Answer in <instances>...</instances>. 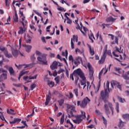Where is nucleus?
<instances>
[{"label": "nucleus", "instance_id": "3c124183", "mask_svg": "<svg viewBox=\"0 0 129 129\" xmlns=\"http://www.w3.org/2000/svg\"><path fill=\"white\" fill-rule=\"evenodd\" d=\"M21 10H24V8H20V10H19V13H20L21 17H24V13L23 12V11H21Z\"/></svg>", "mask_w": 129, "mask_h": 129}, {"label": "nucleus", "instance_id": "a18cd8bd", "mask_svg": "<svg viewBox=\"0 0 129 129\" xmlns=\"http://www.w3.org/2000/svg\"><path fill=\"white\" fill-rule=\"evenodd\" d=\"M102 119H103V123L105 124V125H107V120L104 117V116H102Z\"/></svg>", "mask_w": 129, "mask_h": 129}, {"label": "nucleus", "instance_id": "412c9836", "mask_svg": "<svg viewBox=\"0 0 129 129\" xmlns=\"http://www.w3.org/2000/svg\"><path fill=\"white\" fill-rule=\"evenodd\" d=\"M7 112L8 114H12V115H15L16 113H15V110L13 109H7Z\"/></svg>", "mask_w": 129, "mask_h": 129}, {"label": "nucleus", "instance_id": "9d476101", "mask_svg": "<svg viewBox=\"0 0 129 129\" xmlns=\"http://www.w3.org/2000/svg\"><path fill=\"white\" fill-rule=\"evenodd\" d=\"M74 73H76L75 74H76L77 75H79L80 78H83L84 79V74H83L81 70L78 69L77 70L74 71Z\"/></svg>", "mask_w": 129, "mask_h": 129}, {"label": "nucleus", "instance_id": "680f3d73", "mask_svg": "<svg viewBox=\"0 0 129 129\" xmlns=\"http://www.w3.org/2000/svg\"><path fill=\"white\" fill-rule=\"evenodd\" d=\"M52 75H53V76H54V77H55V76H57V75H58V73L57 72V71H56V70L54 71Z\"/></svg>", "mask_w": 129, "mask_h": 129}, {"label": "nucleus", "instance_id": "f704fd0d", "mask_svg": "<svg viewBox=\"0 0 129 129\" xmlns=\"http://www.w3.org/2000/svg\"><path fill=\"white\" fill-rule=\"evenodd\" d=\"M73 41H74V42H78V36L77 35H74L73 37Z\"/></svg>", "mask_w": 129, "mask_h": 129}, {"label": "nucleus", "instance_id": "7ed1b4c3", "mask_svg": "<svg viewBox=\"0 0 129 129\" xmlns=\"http://www.w3.org/2000/svg\"><path fill=\"white\" fill-rule=\"evenodd\" d=\"M90 102V100L87 97H86L82 101H78L77 105L78 106H80L81 108H85V107L87 105L88 103Z\"/></svg>", "mask_w": 129, "mask_h": 129}, {"label": "nucleus", "instance_id": "5701e85b", "mask_svg": "<svg viewBox=\"0 0 129 129\" xmlns=\"http://www.w3.org/2000/svg\"><path fill=\"white\" fill-rule=\"evenodd\" d=\"M77 30H80L81 33L83 34L84 36H86V34L82 31V28L80 27V26L79 25V24L77 23V27H76Z\"/></svg>", "mask_w": 129, "mask_h": 129}, {"label": "nucleus", "instance_id": "0e129e2a", "mask_svg": "<svg viewBox=\"0 0 129 129\" xmlns=\"http://www.w3.org/2000/svg\"><path fill=\"white\" fill-rule=\"evenodd\" d=\"M66 75H67V77H69V71L67 69H66Z\"/></svg>", "mask_w": 129, "mask_h": 129}, {"label": "nucleus", "instance_id": "4468645a", "mask_svg": "<svg viewBox=\"0 0 129 129\" xmlns=\"http://www.w3.org/2000/svg\"><path fill=\"white\" fill-rule=\"evenodd\" d=\"M84 78H81L82 79V81H81V85L83 86L84 87L83 89L85 88L86 87V78H85V76H84Z\"/></svg>", "mask_w": 129, "mask_h": 129}, {"label": "nucleus", "instance_id": "09e8293b", "mask_svg": "<svg viewBox=\"0 0 129 129\" xmlns=\"http://www.w3.org/2000/svg\"><path fill=\"white\" fill-rule=\"evenodd\" d=\"M69 61H72V62H74V58H73V56H72V55H70L69 56Z\"/></svg>", "mask_w": 129, "mask_h": 129}, {"label": "nucleus", "instance_id": "ea45409f", "mask_svg": "<svg viewBox=\"0 0 129 129\" xmlns=\"http://www.w3.org/2000/svg\"><path fill=\"white\" fill-rule=\"evenodd\" d=\"M103 70H104V68H103L101 71L100 72L99 74L98 78L99 79H101V76L102 75V74L103 73Z\"/></svg>", "mask_w": 129, "mask_h": 129}, {"label": "nucleus", "instance_id": "603ef678", "mask_svg": "<svg viewBox=\"0 0 129 129\" xmlns=\"http://www.w3.org/2000/svg\"><path fill=\"white\" fill-rule=\"evenodd\" d=\"M31 59L32 61V62L35 61V60H36V57H35V54H33L31 56Z\"/></svg>", "mask_w": 129, "mask_h": 129}, {"label": "nucleus", "instance_id": "69168bd1", "mask_svg": "<svg viewBox=\"0 0 129 129\" xmlns=\"http://www.w3.org/2000/svg\"><path fill=\"white\" fill-rule=\"evenodd\" d=\"M95 112H96L97 115H100V114H101V112H99V111H98V110H96Z\"/></svg>", "mask_w": 129, "mask_h": 129}, {"label": "nucleus", "instance_id": "2f4dec72", "mask_svg": "<svg viewBox=\"0 0 129 129\" xmlns=\"http://www.w3.org/2000/svg\"><path fill=\"white\" fill-rule=\"evenodd\" d=\"M64 118H65V114H63L60 118V124H63V123H64Z\"/></svg>", "mask_w": 129, "mask_h": 129}, {"label": "nucleus", "instance_id": "bf43d9fd", "mask_svg": "<svg viewBox=\"0 0 129 129\" xmlns=\"http://www.w3.org/2000/svg\"><path fill=\"white\" fill-rule=\"evenodd\" d=\"M115 42L117 45H118V36L115 37Z\"/></svg>", "mask_w": 129, "mask_h": 129}, {"label": "nucleus", "instance_id": "e433bc0d", "mask_svg": "<svg viewBox=\"0 0 129 129\" xmlns=\"http://www.w3.org/2000/svg\"><path fill=\"white\" fill-rule=\"evenodd\" d=\"M75 111V107L72 108L71 111H70V114L71 116H75V115H74V114H73V112H74Z\"/></svg>", "mask_w": 129, "mask_h": 129}, {"label": "nucleus", "instance_id": "393cba45", "mask_svg": "<svg viewBox=\"0 0 129 129\" xmlns=\"http://www.w3.org/2000/svg\"><path fill=\"white\" fill-rule=\"evenodd\" d=\"M9 71L10 75H15V70H14L13 67H10L9 69Z\"/></svg>", "mask_w": 129, "mask_h": 129}, {"label": "nucleus", "instance_id": "a19ab883", "mask_svg": "<svg viewBox=\"0 0 129 129\" xmlns=\"http://www.w3.org/2000/svg\"><path fill=\"white\" fill-rule=\"evenodd\" d=\"M74 92L76 97H78V88L74 89Z\"/></svg>", "mask_w": 129, "mask_h": 129}, {"label": "nucleus", "instance_id": "aec40b11", "mask_svg": "<svg viewBox=\"0 0 129 129\" xmlns=\"http://www.w3.org/2000/svg\"><path fill=\"white\" fill-rule=\"evenodd\" d=\"M88 47L89 49V52L91 56H93L95 54V52H94V50L93 49V48L91 47V46L89 44H88Z\"/></svg>", "mask_w": 129, "mask_h": 129}, {"label": "nucleus", "instance_id": "864d4df0", "mask_svg": "<svg viewBox=\"0 0 129 129\" xmlns=\"http://www.w3.org/2000/svg\"><path fill=\"white\" fill-rule=\"evenodd\" d=\"M37 76H38V75H36L34 77H29L28 79H30V80L32 79H37Z\"/></svg>", "mask_w": 129, "mask_h": 129}, {"label": "nucleus", "instance_id": "c03bdc74", "mask_svg": "<svg viewBox=\"0 0 129 129\" xmlns=\"http://www.w3.org/2000/svg\"><path fill=\"white\" fill-rule=\"evenodd\" d=\"M78 76H79V75L75 74L76 83H77V82H78V80H79V77Z\"/></svg>", "mask_w": 129, "mask_h": 129}, {"label": "nucleus", "instance_id": "f03ea898", "mask_svg": "<svg viewBox=\"0 0 129 129\" xmlns=\"http://www.w3.org/2000/svg\"><path fill=\"white\" fill-rule=\"evenodd\" d=\"M81 114L74 116L76 119H73V121L75 123H77V124L81 123L83 119L86 117V113H85V112L81 111Z\"/></svg>", "mask_w": 129, "mask_h": 129}, {"label": "nucleus", "instance_id": "7c9ffc66", "mask_svg": "<svg viewBox=\"0 0 129 129\" xmlns=\"http://www.w3.org/2000/svg\"><path fill=\"white\" fill-rule=\"evenodd\" d=\"M54 80L56 83V84H60V77L57 76L54 78Z\"/></svg>", "mask_w": 129, "mask_h": 129}, {"label": "nucleus", "instance_id": "4d7b16f0", "mask_svg": "<svg viewBox=\"0 0 129 129\" xmlns=\"http://www.w3.org/2000/svg\"><path fill=\"white\" fill-rule=\"evenodd\" d=\"M70 96H68V97L70 99H71L72 98H73V94L72 92H70L69 93Z\"/></svg>", "mask_w": 129, "mask_h": 129}, {"label": "nucleus", "instance_id": "4be33fe9", "mask_svg": "<svg viewBox=\"0 0 129 129\" xmlns=\"http://www.w3.org/2000/svg\"><path fill=\"white\" fill-rule=\"evenodd\" d=\"M124 123H126V122L122 121V120H121V119H119V122L118 126L120 128L124 126Z\"/></svg>", "mask_w": 129, "mask_h": 129}, {"label": "nucleus", "instance_id": "39448f33", "mask_svg": "<svg viewBox=\"0 0 129 129\" xmlns=\"http://www.w3.org/2000/svg\"><path fill=\"white\" fill-rule=\"evenodd\" d=\"M10 47L11 48V51L12 53V55H13L14 57H18V55H19V53H20L21 56H24V54L21 52L20 51H18L16 49H15L11 46L10 45H9Z\"/></svg>", "mask_w": 129, "mask_h": 129}, {"label": "nucleus", "instance_id": "de8ad7c7", "mask_svg": "<svg viewBox=\"0 0 129 129\" xmlns=\"http://www.w3.org/2000/svg\"><path fill=\"white\" fill-rule=\"evenodd\" d=\"M87 90H90V87H91V85H90V83L89 82H87Z\"/></svg>", "mask_w": 129, "mask_h": 129}, {"label": "nucleus", "instance_id": "473e14b6", "mask_svg": "<svg viewBox=\"0 0 129 129\" xmlns=\"http://www.w3.org/2000/svg\"><path fill=\"white\" fill-rule=\"evenodd\" d=\"M115 109L116 111L118 113L119 112V104L117 102L116 103Z\"/></svg>", "mask_w": 129, "mask_h": 129}, {"label": "nucleus", "instance_id": "a211bd4d", "mask_svg": "<svg viewBox=\"0 0 129 129\" xmlns=\"http://www.w3.org/2000/svg\"><path fill=\"white\" fill-rule=\"evenodd\" d=\"M122 117L126 121H129V113L123 114L122 115Z\"/></svg>", "mask_w": 129, "mask_h": 129}, {"label": "nucleus", "instance_id": "5fc2aeb1", "mask_svg": "<svg viewBox=\"0 0 129 129\" xmlns=\"http://www.w3.org/2000/svg\"><path fill=\"white\" fill-rule=\"evenodd\" d=\"M96 36L97 39H98V37H99L100 39H101V40H102V37L101 35H100V36H99V31H98V32L97 33Z\"/></svg>", "mask_w": 129, "mask_h": 129}, {"label": "nucleus", "instance_id": "58836bf2", "mask_svg": "<svg viewBox=\"0 0 129 129\" xmlns=\"http://www.w3.org/2000/svg\"><path fill=\"white\" fill-rule=\"evenodd\" d=\"M117 98L120 102H122V103H123V102H125V99H122V98L118 96L117 97Z\"/></svg>", "mask_w": 129, "mask_h": 129}, {"label": "nucleus", "instance_id": "72a5a7b5", "mask_svg": "<svg viewBox=\"0 0 129 129\" xmlns=\"http://www.w3.org/2000/svg\"><path fill=\"white\" fill-rule=\"evenodd\" d=\"M15 66L18 69L20 70L23 68V66H26V64H19V66H17V63H15Z\"/></svg>", "mask_w": 129, "mask_h": 129}, {"label": "nucleus", "instance_id": "c85d7f7f", "mask_svg": "<svg viewBox=\"0 0 129 129\" xmlns=\"http://www.w3.org/2000/svg\"><path fill=\"white\" fill-rule=\"evenodd\" d=\"M24 33H25V30H24L23 27H20V30L18 31L19 35H23V34H24Z\"/></svg>", "mask_w": 129, "mask_h": 129}, {"label": "nucleus", "instance_id": "c9c22d12", "mask_svg": "<svg viewBox=\"0 0 129 129\" xmlns=\"http://www.w3.org/2000/svg\"><path fill=\"white\" fill-rule=\"evenodd\" d=\"M34 109H35V108H34L33 109L32 113L31 114H29V115H27L28 118H31L32 116H33V115H34V113H35Z\"/></svg>", "mask_w": 129, "mask_h": 129}, {"label": "nucleus", "instance_id": "ddd939ff", "mask_svg": "<svg viewBox=\"0 0 129 129\" xmlns=\"http://www.w3.org/2000/svg\"><path fill=\"white\" fill-rule=\"evenodd\" d=\"M13 19L15 23H18L19 22V16H18L16 9H15V16L13 17Z\"/></svg>", "mask_w": 129, "mask_h": 129}, {"label": "nucleus", "instance_id": "6e6d98bb", "mask_svg": "<svg viewBox=\"0 0 129 129\" xmlns=\"http://www.w3.org/2000/svg\"><path fill=\"white\" fill-rule=\"evenodd\" d=\"M71 44L72 49H74V43H73V38L71 39Z\"/></svg>", "mask_w": 129, "mask_h": 129}, {"label": "nucleus", "instance_id": "79ce46f5", "mask_svg": "<svg viewBox=\"0 0 129 129\" xmlns=\"http://www.w3.org/2000/svg\"><path fill=\"white\" fill-rule=\"evenodd\" d=\"M62 56H66V58H67V56H68V51L67 50H65L64 52H62Z\"/></svg>", "mask_w": 129, "mask_h": 129}, {"label": "nucleus", "instance_id": "13d9d810", "mask_svg": "<svg viewBox=\"0 0 129 129\" xmlns=\"http://www.w3.org/2000/svg\"><path fill=\"white\" fill-rule=\"evenodd\" d=\"M5 72H7L6 70H5L3 68L0 69V74H2V73H5Z\"/></svg>", "mask_w": 129, "mask_h": 129}, {"label": "nucleus", "instance_id": "8fccbe9b", "mask_svg": "<svg viewBox=\"0 0 129 129\" xmlns=\"http://www.w3.org/2000/svg\"><path fill=\"white\" fill-rule=\"evenodd\" d=\"M0 118L1 119H2V120H5V117L4 116V114H3V113H2V112H0Z\"/></svg>", "mask_w": 129, "mask_h": 129}, {"label": "nucleus", "instance_id": "f8f14e48", "mask_svg": "<svg viewBox=\"0 0 129 129\" xmlns=\"http://www.w3.org/2000/svg\"><path fill=\"white\" fill-rule=\"evenodd\" d=\"M116 20V18H113L112 16H109L106 19V22H107V23H110V22H111V23H114Z\"/></svg>", "mask_w": 129, "mask_h": 129}, {"label": "nucleus", "instance_id": "6e6552de", "mask_svg": "<svg viewBox=\"0 0 129 129\" xmlns=\"http://www.w3.org/2000/svg\"><path fill=\"white\" fill-rule=\"evenodd\" d=\"M52 97V94H51V91H49L48 95L46 96V101L45 102V105H48L50 101H51V97Z\"/></svg>", "mask_w": 129, "mask_h": 129}, {"label": "nucleus", "instance_id": "052dcab7", "mask_svg": "<svg viewBox=\"0 0 129 129\" xmlns=\"http://www.w3.org/2000/svg\"><path fill=\"white\" fill-rule=\"evenodd\" d=\"M7 48L4 46H0V50L2 52H4Z\"/></svg>", "mask_w": 129, "mask_h": 129}, {"label": "nucleus", "instance_id": "e2e57ef3", "mask_svg": "<svg viewBox=\"0 0 129 129\" xmlns=\"http://www.w3.org/2000/svg\"><path fill=\"white\" fill-rule=\"evenodd\" d=\"M75 51L76 52V53H77V52H78L79 53H81V54H82V53H83V51H81L80 50V49L77 48L75 50Z\"/></svg>", "mask_w": 129, "mask_h": 129}, {"label": "nucleus", "instance_id": "c756f323", "mask_svg": "<svg viewBox=\"0 0 129 129\" xmlns=\"http://www.w3.org/2000/svg\"><path fill=\"white\" fill-rule=\"evenodd\" d=\"M64 101L65 100L64 99H61L59 100H58L57 102L59 103V105H60V106H62V105H63L64 104Z\"/></svg>", "mask_w": 129, "mask_h": 129}, {"label": "nucleus", "instance_id": "bb28decb", "mask_svg": "<svg viewBox=\"0 0 129 129\" xmlns=\"http://www.w3.org/2000/svg\"><path fill=\"white\" fill-rule=\"evenodd\" d=\"M76 61L78 63V64H80L81 63H83L82 62V58L81 57H78L76 58Z\"/></svg>", "mask_w": 129, "mask_h": 129}, {"label": "nucleus", "instance_id": "cd10ccee", "mask_svg": "<svg viewBox=\"0 0 129 129\" xmlns=\"http://www.w3.org/2000/svg\"><path fill=\"white\" fill-rule=\"evenodd\" d=\"M35 65H36L35 63L32 62L30 64H25V68H27L28 67H30L31 68L34 67V66H35Z\"/></svg>", "mask_w": 129, "mask_h": 129}, {"label": "nucleus", "instance_id": "6ab92c4d", "mask_svg": "<svg viewBox=\"0 0 129 129\" xmlns=\"http://www.w3.org/2000/svg\"><path fill=\"white\" fill-rule=\"evenodd\" d=\"M106 58V55L103 54L101 58V60H99V64H103L105 61V58Z\"/></svg>", "mask_w": 129, "mask_h": 129}, {"label": "nucleus", "instance_id": "774afa93", "mask_svg": "<svg viewBox=\"0 0 129 129\" xmlns=\"http://www.w3.org/2000/svg\"><path fill=\"white\" fill-rule=\"evenodd\" d=\"M41 40L43 43H46V39H45V37H42L41 38Z\"/></svg>", "mask_w": 129, "mask_h": 129}, {"label": "nucleus", "instance_id": "2eb2a0df", "mask_svg": "<svg viewBox=\"0 0 129 129\" xmlns=\"http://www.w3.org/2000/svg\"><path fill=\"white\" fill-rule=\"evenodd\" d=\"M22 119L19 118H14L13 121H10V124H15L16 123L20 122Z\"/></svg>", "mask_w": 129, "mask_h": 129}, {"label": "nucleus", "instance_id": "9b49d317", "mask_svg": "<svg viewBox=\"0 0 129 129\" xmlns=\"http://www.w3.org/2000/svg\"><path fill=\"white\" fill-rule=\"evenodd\" d=\"M50 68L51 70H55V69H57V68H58V62L54 61L50 66Z\"/></svg>", "mask_w": 129, "mask_h": 129}, {"label": "nucleus", "instance_id": "4c0bfd02", "mask_svg": "<svg viewBox=\"0 0 129 129\" xmlns=\"http://www.w3.org/2000/svg\"><path fill=\"white\" fill-rule=\"evenodd\" d=\"M66 19L67 20V24H69V25H71L72 24V20L71 19H69V17L68 16H66Z\"/></svg>", "mask_w": 129, "mask_h": 129}, {"label": "nucleus", "instance_id": "37998d69", "mask_svg": "<svg viewBox=\"0 0 129 129\" xmlns=\"http://www.w3.org/2000/svg\"><path fill=\"white\" fill-rule=\"evenodd\" d=\"M107 52V45H105L103 50V54L106 56V52Z\"/></svg>", "mask_w": 129, "mask_h": 129}, {"label": "nucleus", "instance_id": "0eeeda50", "mask_svg": "<svg viewBox=\"0 0 129 129\" xmlns=\"http://www.w3.org/2000/svg\"><path fill=\"white\" fill-rule=\"evenodd\" d=\"M111 85L112 88L113 86H116L117 88H118L119 90H121V85H119V83L115 81H112L111 82Z\"/></svg>", "mask_w": 129, "mask_h": 129}, {"label": "nucleus", "instance_id": "423d86ee", "mask_svg": "<svg viewBox=\"0 0 129 129\" xmlns=\"http://www.w3.org/2000/svg\"><path fill=\"white\" fill-rule=\"evenodd\" d=\"M87 67L89 70V76L90 79H93V69L92 68V66L90 64V63L88 62L87 64Z\"/></svg>", "mask_w": 129, "mask_h": 129}, {"label": "nucleus", "instance_id": "49530a36", "mask_svg": "<svg viewBox=\"0 0 129 129\" xmlns=\"http://www.w3.org/2000/svg\"><path fill=\"white\" fill-rule=\"evenodd\" d=\"M36 86H37L36 84H33L32 85H31L30 88L31 90H34V89L36 88Z\"/></svg>", "mask_w": 129, "mask_h": 129}, {"label": "nucleus", "instance_id": "f3484780", "mask_svg": "<svg viewBox=\"0 0 129 129\" xmlns=\"http://www.w3.org/2000/svg\"><path fill=\"white\" fill-rule=\"evenodd\" d=\"M24 47L25 49V51L27 52V53H29V52H31V50L32 49V45H25Z\"/></svg>", "mask_w": 129, "mask_h": 129}, {"label": "nucleus", "instance_id": "20e7f679", "mask_svg": "<svg viewBox=\"0 0 129 129\" xmlns=\"http://www.w3.org/2000/svg\"><path fill=\"white\" fill-rule=\"evenodd\" d=\"M37 60L40 62V64L42 65H48V61H47V58H46V56L42 55V57H38Z\"/></svg>", "mask_w": 129, "mask_h": 129}, {"label": "nucleus", "instance_id": "1a4fd4ad", "mask_svg": "<svg viewBox=\"0 0 129 129\" xmlns=\"http://www.w3.org/2000/svg\"><path fill=\"white\" fill-rule=\"evenodd\" d=\"M7 79H8V71H6L5 73H3L0 76V82H2V81H4Z\"/></svg>", "mask_w": 129, "mask_h": 129}, {"label": "nucleus", "instance_id": "f257e3e1", "mask_svg": "<svg viewBox=\"0 0 129 129\" xmlns=\"http://www.w3.org/2000/svg\"><path fill=\"white\" fill-rule=\"evenodd\" d=\"M106 89H105L104 91H102L100 93L101 97H102L103 100H104V103H107L105 104L104 106L105 108V112L107 114V115L110 114V111H109L110 108V109L112 111V114L113 115V107H112V104L108 102L107 100L108 99V97H109V94L108 93V92H109V82L108 81H107L106 84ZM107 90L108 92H107Z\"/></svg>", "mask_w": 129, "mask_h": 129}, {"label": "nucleus", "instance_id": "a878e982", "mask_svg": "<svg viewBox=\"0 0 129 129\" xmlns=\"http://www.w3.org/2000/svg\"><path fill=\"white\" fill-rule=\"evenodd\" d=\"M47 85H48V86H51V87H54V86H55V83L53 81H48Z\"/></svg>", "mask_w": 129, "mask_h": 129}, {"label": "nucleus", "instance_id": "338daca9", "mask_svg": "<svg viewBox=\"0 0 129 129\" xmlns=\"http://www.w3.org/2000/svg\"><path fill=\"white\" fill-rule=\"evenodd\" d=\"M41 54H42V53H41V52H40L38 50L36 51V55H41Z\"/></svg>", "mask_w": 129, "mask_h": 129}, {"label": "nucleus", "instance_id": "b1692460", "mask_svg": "<svg viewBox=\"0 0 129 129\" xmlns=\"http://www.w3.org/2000/svg\"><path fill=\"white\" fill-rule=\"evenodd\" d=\"M4 62H6L4 56L0 55V66H3Z\"/></svg>", "mask_w": 129, "mask_h": 129}, {"label": "nucleus", "instance_id": "dca6fc26", "mask_svg": "<svg viewBox=\"0 0 129 129\" xmlns=\"http://www.w3.org/2000/svg\"><path fill=\"white\" fill-rule=\"evenodd\" d=\"M4 55L7 57V58H12L13 55L11 54H9V51H8V49L6 48L4 51H3Z\"/></svg>", "mask_w": 129, "mask_h": 129}]
</instances>
